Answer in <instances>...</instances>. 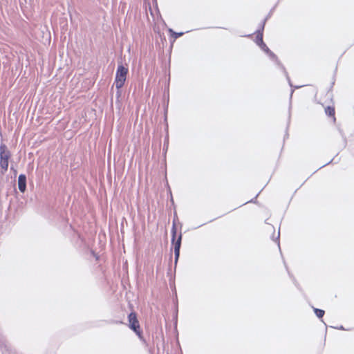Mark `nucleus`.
Segmentation results:
<instances>
[{
  "mask_svg": "<svg viewBox=\"0 0 354 354\" xmlns=\"http://www.w3.org/2000/svg\"><path fill=\"white\" fill-rule=\"evenodd\" d=\"M128 71V68L124 67L122 64L118 65L114 82L115 87L118 89L117 93L118 96L120 95V91L119 90L125 83Z\"/></svg>",
  "mask_w": 354,
  "mask_h": 354,
  "instance_id": "nucleus-1",
  "label": "nucleus"
},
{
  "mask_svg": "<svg viewBox=\"0 0 354 354\" xmlns=\"http://www.w3.org/2000/svg\"><path fill=\"white\" fill-rule=\"evenodd\" d=\"M10 152L5 145L0 146V167L4 171L8 170Z\"/></svg>",
  "mask_w": 354,
  "mask_h": 354,
  "instance_id": "nucleus-2",
  "label": "nucleus"
},
{
  "mask_svg": "<svg viewBox=\"0 0 354 354\" xmlns=\"http://www.w3.org/2000/svg\"><path fill=\"white\" fill-rule=\"evenodd\" d=\"M171 232H172L171 241L174 244L175 262L176 263L178 259L179 254H180V245H181L182 235L180 234L178 236L177 241H175V238H176V229L175 225H173Z\"/></svg>",
  "mask_w": 354,
  "mask_h": 354,
  "instance_id": "nucleus-3",
  "label": "nucleus"
},
{
  "mask_svg": "<svg viewBox=\"0 0 354 354\" xmlns=\"http://www.w3.org/2000/svg\"><path fill=\"white\" fill-rule=\"evenodd\" d=\"M257 44L260 48L265 51L268 55L273 59H276L277 63L279 64V62L277 60L276 55L270 50V49L267 47V46L264 44L263 41V34L261 32H259L257 35Z\"/></svg>",
  "mask_w": 354,
  "mask_h": 354,
  "instance_id": "nucleus-4",
  "label": "nucleus"
},
{
  "mask_svg": "<svg viewBox=\"0 0 354 354\" xmlns=\"http://www.w3.org/2000/svg\"><path fill=\"white\" fill-rule=\"evenodd\" d=\"M129 328L132 329L139 337H140L141 331L140 330V325L134 313H131L129 316Z\"/></svg>",
  "mask_w": 354,
  "mask_h": 354,
  "instance_id": "nucleus-5",
  "label": "nucleus"
},
{
  "mask_svg": "<svg viewBox=\"0 0 354 354\" xmlns=\"http://www.w3.org/2000/svg\"><path fill=\"white\" fill-rule=\"evenodd\" d=\"M18 187L21 192L24 193L26 189V177L24 174H20L18 178Z\"/></svg>",
  "mask_w": 354,
  "mask_h": 354,
  "instance_id": "nucleus-6",
  "label": "nucleus"
},
{
  "mask_svg": "<svg viewBox=\"0 0 354 354\" xmlns=\"http://www.w3.org/2000/svg\"><path fill=\"white\" fill-rule=\"evenodd\" d=\"M314 311L319 318H322L324 315V311L323 310L314 308Z\"/></svg>",
  "mask_w": 354,
  "mask_h": 354,
  "instance_id": "nucleus-7",
  "label": "nucleus"
},
{
  "mask_svg": "<svg viewBox=\"0 0 354 354\" xmlns=\"http://www.w3.org/2000/svg\"><path fill=\"white\" fill-rule=\"evenodd\" d=\"M326 113L330 116L333 115L335 114V110L333 108L328 106L326 109Z\"/></svg>",
  "mask_w": 354,
  "mask_h": 354,
  "instance_id": "nucleus-8",
  "label": "nucleus"
},
{
  "mask_svg": "<svg viewBox=\"0 0 354 354\" xmlns=\"http://www.w3.org/2000/svg\"><path fill=\"white\" fill-rule=\"evenodd\" d=\"M169 31L171 32H172L173 35H175L176 38H178V37H180V36H182L183 35V32L176 33V32H174L171 29H170Z\"/></svg>",
  "mask_w": 354,
  "mask_h": 354,
  "instance_id": "nucleus-9",
  "label": "nucleus"
}]
</instances>
